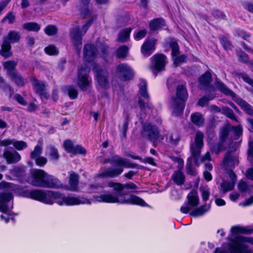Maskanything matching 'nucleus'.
Instances as JSON below:
<instances>
[{
	"label": "nucleus",
	"mask_w": 253,
	"mask_h": 253,
	"mask_svg": "<svg viewBox=\"0 0 253 253\" xmlns=\"http://www.w3.org/2000/svg\"><path fill=\"white\" fill-rule=\"evenodd\" d=\"M93 199L99 202L109 203H130L141 206H143L145 204L143 200L135 196H130L128 199L126 200L124 197H122L121 195H118L111 193H105L100 196H95L93 197Z\"/></svg>",
	"instance_id": "1"
},
{
	"label": "nucleus",
	"mask_w": 253,
	"mask_h": 253,
	"mask_svg": "<svg viewBox=\"0 0 253 253\" xmlns=\"http://www.w3.org/2000/svg\"><path fill=\"white\" fill-rule=\"evenodd\" d=\"M188 95L185 84L177 86L176 97L172 100V106L174 112L181 113L184 108V102L187 100Z\"/></svg>",
	"instance_id": "2"
},
{
	"label": "nucleus",
	"mask_w": 253,
	"mask_h": 253,
	"mask_svg": "<svg viewBox=\"0 0 253 253\" xmlns=\"http://www.w3.org/2000/svg\"><path fill=\"white\" fill-rule=\"evenodd\" d=\"M28 196L35 200H37L46 204H51L53 200L58 199L61 197L60 193L48 191L44 192L41 190L31 191Z\"/></svg>",
	"instance_id": "3"
},
{
	"label": "nucleus",
	"mask_w": 253,
	"mask_h": 253,
	"mask_svg": "<svg viewBox=\"0 0 253 253\" xmlns=\"http://www.w3.org/2000/svg\"><path fill=\"white\" fill-rule=\"evenodd\" d=\"M89 70L86 67H82L78 71L77 84L83 91L88 89L91 84V80L89 77Z\"/></svg>",
	"instance_id": "4"
},
{
	"label": "nucleus",
	"mask_w": 253,
	"mask_h": 253,
	"mask_svg": "<svg viewBox=\"0 0 253 253\" xmlns=\"http://www.w3.org/2000/svg\"><path fill=\"white\" fill-rule=\"evenodd\" d=\"M239 164L238 155L233 152L225 153L222 166L226 170H232Z\"/></svg>",
	"instance_id": "5"
},
{
	"label": "nucleus",
	"mask_w": 253,
	"mask_h": 253,
	"mask_svg": "<svg viewBox=\"0 0 253 253\" xmlns=\"http://www.w3.org/2000/svg\"><path fill=\"white\" fill-rule=\"evenodd\" d=\"M188 204L183 206L180 211L184 213H187L192 208L197 207L199 204V198L196 189L193 190L187 195Z\"/></svg>",
	"instance_id": "6"
},
{
	"label": "nucleus",
	"mask_w": 253,
	"mask_h": 253,
	"mask_svg": "<svg viewBox=\"0 0 253 253\" xmlns=\"http://www.w3.org/2000/svg\"><path fill=\"white\" fill-rule=\"evenodd\" d=\"M61 197L57 200V202L60 205H66L68 206H73L79 204H90V202L89 200L84 198H78L74 197H65L60 194Z\"/></svg>",
	"instance_id": "7"
},
{
	"label": "nucleus",
	"mask_w": 253,
	"mask_h": 253,
	"mask_svg": "<svg viewBox=\"0 0 253 253\" xmlns=\"http://www.w3.org/2000/svg\"><path fill=\"white\" fill-rule=\"evenodd\" d=\"M203 138L204 134L202 132H196L194 141L191 145V152L193 157H196L200 155L203 147Z\"/></svg>",
	"instance_id": "8"
},
{
	"label": "nucleus",
	"mask_w": 253,
	"mask_h": 253,
	"mask_svg": "<svg viewBox=\"0 0 253 253\" xmlns=\"http://www.w3.org/2000/svg\"><path fill=\"white\" fill-rule=\"evenodd\" d=\"M90 24L89 22L83 26L81 31L78 27L72 29L70 34L71 38L76 46L82 44V37L85 34Z\"/></svg>",
	"instance_id": "9"
},
{
	"label": "nucleus",
	"mask_w": 253,
	"mask_h": 253,
	"mask_svg": "<svg viewBox=\"0 0 253 253\" xmlns=\"http://www.w3.org/2000/svg\"><path fill=\"white\" fill-rule=\"evenodd\" d=\"M93 71L98 85L103 88L108 87L109 85L108 73L98 67H94Z\"/></svg>",
	"instance_id": "10"
},
{
	"label": "nucleus",
	"mask_w": 253,
	"mask_h": 253,
	"mask_svg": "<svg viewBox=\"0 0 253 253\" xmlns=\"http://www.w3.org/2000/svg\"><path fill=\"white\" fill-rule=\"evenodd\" d=\"M117 75L121 80L127 81L133 77V72L126 64H121L117 67Z\"/></svg>",
	"instance_id": "11"
},
{
	"label": "nucleus",
	"mask_w": 253,
	"mask_h": 253,
	"mask_svg": "<svg viewBox=\"0 0 253 253\" xmlns=\"http://www.w3.org/2000/svg\"><path fill=\"white\" fill-rule=\"evenodd\" d=\"M252 240L248 238L240 237L231 248L232 253H248L249 251L245 242H251Z\"/></svg>",
	"instance_id": "12"
},
{
	"label": "nucleus",
	"mask_w": 253,
	"mask_h": 253,
	"mask_svg": "<svg viewBox=\"0 0 253 253\" xmlns=\"http://www.w3.org/2000/svg\"><path fill=\"white\" fill-rule=\"evenodd\" d=\"M47 173L42 169L34 170L32 172L31 183L36 186L42 187Z\"/></svg>",
	"instance_id": "13"
},
{
	"label": "nucleus",
	"mask_w": 253,
	"mask_h": 253,
	"mask_svg": "<svg viewBox=\"0 0 253 253\" xmlns=\"http://www.w3.org/2000/svg\"><path fill=\"white\" fill-rule=\"evenodd\" d=\"M157 40L154 39H148L141 46V51L146 56H149L155 49Z\"/></svg>",
	"instance_id": "14"
},
{
	"label": "nucleus",
	"mask_w": 253,
	"mask_h": 253,
	"mask_svg": "<svg viewBox=\"0 0 253 253\" xmlns=\"http://www.w3.org/2000/svg\"><path fill=\"white\" fill-rule=\"evenodd\" d=\"M32 82L36 91L47 99L48 94L45 91V84L43 82L40 81L35 78H32Z\"/></svg>",
	"instance_id": "15"
},
{
	"label": "nucleus",
	"mask_w": 253,
	"mask_h": 253,
	"mask_svg": "<svg viewBox=\"0 0 253 253\" xmlns=\"http://www.w3.org/2000/svg\"><path fill=\"white\" fill-rule=\"evenodd\" d=\"M42 187L46 188H59L63 187L60 181L52 175L47 174L44 183H42Z\"/></svg>",
	"instance_id": "16"
},
{
	"label": "nucleus",
	"mask_w": 253,
	"mask_h": 253,
	"mask_svg": "<svg viewBox=\"0 0 253 253\" xmlns=\"http://www.w3.org/2000/svg\"><path fill=\"white\" fill-rule=\"evenodd\" d=\"M79 175L74 171L69 173V186L67 188L72 191H77L79 185Z\"/></svg>",
	"instance_id": "17"
},
{
	"label": "nucleus",
	"mask_w": 253,
	"mask_h": 253,
	"mask_svg": "<svg viewBox=\"0 0 253 253\" xmlns=\"http://www.w3.org/2000/svg\"><path fill=\"white\" fill-rule=\"evenodd\" d=\"M166 56L162 54H157L153 57L155 64L154 69L157 71L162 70L166 65Z\"/></svg>",
	"instance_id": "18"
},
{
	"label": "nucleus",
	"mask_w": 253,
	"mask_h": 253,
	"mask_svg": "<svg viewBox=\"0 0 253 253\" xmlns=\"http://www.w3.org/2000/svg\"><path fill=\"white\" fill-rule=\"evenodd\" d=\"M84 58L86 61H92L95 57V48L91 44L85 45L84 51Z\"/></svg>",
	"instance_id": "19"
},
{
	"label": "nucleus",
	"mask_w": 253,
	"mask_h": 253,
	"mask_svg": "<svg viewBox=\"0 0 253 253\" xmlns=\"http://www.w3.org/2000/svg\"><path fill=\"white\" fill-rule=\"evenodd\" d=\"M3 155L8 163H16L19 161L21 159L20 155L17 152L12 153L6 151L3 153Z\"/></svg>",
	"instance_id": "20"
},
{
	"label": "nucleus",
	"mask_w": 253,
	"mask_h": 253,
	"mask_svg": "<svg viewBox=\"0 0 253 253\" xmlns=\"http://www.w3.org/2000/svg\"><path fill=\"white\" fill-rule=\"evenodd\" d=\"M11 46L10 43L6 41H3L1 45V48L0 50V54L5 58H7L12 55V53L10 50Z\"/></svg>",
	"instance_id": "21"
},
{
	"label": "nucleus",
	"mask_w": 253,
	"mask_h": 253,
	"mask_svg": "<svg viewBox=\"0 0 253 253\" xmlns=\"http://www.w3.org/2000/svg\"><path fill=\"white\" fill-rule=\"evenodd\" d=\"M17 65V62L13 60H8L3 63L4 69L6 70L8 76L17 72L15 69Z\"/></svg>",
	"instance_id": "22"
},
{
	"label": "nucleus",
	"mask_w": 253,
	"mask_h": 253,
	"mask_svg": "<svg viewBox=\"0 0 253 253\" xmlns=\"http://www.w3.org/2000/svg\"><path fill=\"white\" fill-rule=\"evenodd\" d=\"M144 131L147 132L148 135L152 139H156L159 135V130L154 126L150 124L144 126Z\"/></svg>",
	"instance_id": "23"
},
{
	"label": "nucleus",
	"mask_w": 253,
	"mask_h": 253,
	"mask_svg": "<svg viewBox=\"0 0 253 253\" xmlns=\"http://www.w3.org/2000/svg\"><path fill=\"white\" fill-rule=\"evenodd\" d=\"M9 77L18 86H22L24 85L25 84V80L18 72H14Z\"/></svg>",
	"instance_id": "24"
},
{
	"label": "nucleus",
	"mask_w": 253,
	"mask_h": 253,
	"mask_svg": "<svg viewBox=\"0 0 253 253\" xmlns=\"http://www.w3.org/2000/svg\"><path fill=\"white\" fill-rule=\"evenodd\" d=\"M20 38V36L18 32L11 31H10L8 34L4 38L3 41L11 42H16L19 41Z\"/></svg>",
	"instance_id": "25"
},
{
	"label": "nucleus",
	"mask_w": 253,
	"mask_h": 253,
	"mask_svg": "<svg viewBox=\"0 0 253 253\" xmlns=\"http://www.w3.org/2000/svg\"><path fill=\"white\" fill-rule=\"evenodd\" d=\"M165 25V21L161 18L154 19L149 24L150 29L153 31L161 28Z\"/></svg>",
	"instance_id": "26"
},
{
	"label": "nucleus",
	"mask_w": 253,
	"mask_h": 253,
	"mask_svg": "<svg viewBox=\"0 0 253 253\" xmlns=\"http://www.w3.org/2000/svg\"><path fill=\"white\" fill-rule=\"evenodd\" d=\"M172 178L176 184L179 185L183 184L185 180L183 173L179 170L176 171L173 173Z\"/></svg>",
	"instance_id": "27"
},
{
	"label": "nucleus",
	"mask_w": 253,
	"mask_h": 253,
	"mask_svg": "<svg viewBox=\"0 0 253 253\" xmlns=\"http://www.w3.org/2000/svg\"><path fill=\"white\" fill-rule=\"evenodd\" d=\"M123 171L122 168L113 169H109L102 173L103 176L115 177L120 174Z\"/></svg>",
	"instance_id": "28"
},
{
	"label": "nucleus",
	"mask_w": 253,
	"mask_h": 253,
	"mask_svg": "<svg viewBox=\"0 0 253 253\" xmlns=\"http://www.w3.org/2000/svg\"><path fill=\"white\" fill-rule=\"evenodd\" d=\"M24 29L33 32H38L41 29V26L36 22H28L23 25Z\"/></svg>",
	"instance_id": "29"
},
{
	"label": "nucleus",
	"mask_w": 253,
	"mask_h": 253,
	"mask_svg": "<svg viewBox=\"0 0 253 253\" xmlns=\"http://www.w3.org/2000/svg\"><path fill=\"white\" fill-rule=\"evenodd\" d=\"M231 131V126L229 125L225 126L221 128L220 133V141L221 142H223L225 141Z\"/></svg>",
	"instance_id": "30"
},
{
	"label": "nucleus",
	"mask_w": 253,
	"mask_h": 253,
	"mask_svg": "<svg viewBox=\"0 0 253 253\" xmlns=\"http://www.w3.org/2000/svg\"><path fill=\"white\" fill-rule=\"evenodd\" d=\"M210 208V206L205 205L201 206L198 209H195L190 213L192 216H198L203 215Z\"/></svg>",
	"instance_id": "31"
},
{
	"label": "nucleus",
	"mask_w": 253,
	"mask_h": 253,
	"mask_svg": "<svg viewBox=\"0 0 253 253\" xmlns=\"http://www.w3.org/2000/svg\"><path fill=\"white\" fill-rule=\"evenodd\" d=\"M192 122L197 126H202L204 123V119L202 116L198 113L193 114L191 116Z\"/></svg>",
	"instance_id": "32"
},
{
	"label": "nucleus",
	"mask_w": 253,
	"mask_h": 253,
	"mask_svg": "<svg viewBox=\"0 0 253 253\" xmlns=\"http://www.w3.org/2000/svg\"><path fill=\"white\" fill-rule=\"evenodd\" d=\"M211 81V76L210 72H206L202 75L199 79V81L201 85L206 86L208 85Z\"/></svg>",
	"instance_id": "33"
},
{
	"label": "nucleus",
	"mask_w": 253,
	"mask_h": 253,
	"mask_svg": "<svg viewBox=\"0 0 253 253\" xmlns=\"http://www.w3.org/2000/svg\"><path fill=\"white\" fill-rule=\"evenodd\" d=\"M130 29H126L121 32L118 38V41L120 42H125L129 39V33H130Z\"/></svg>",
	"instance_id": "34"
},
{
	"label": "nucleus",
	"mask_w": 253,
	"mask_h": 253,
	"mask_svg": "<svg viewBox=\"0 0 253 253\" xmlns=\"http://www.w3.org/2000/svg\"><path fill=\"white\" fill-rule=\"evenodd\" d=\"M235 186L234 181H224L221 184V187L222 190L225 193L228 191L232 190Z\"/></svg>",
	"instance_id": "35"
},
{
	"label": "nucleus",
	"mask_w": 253,
	"mask_h": 253,
	"mask_svg": "<svg viewBox=\"0 0 253 253\" xmlns=\"http://www.w3.org/2000/svg\"><path fill=\"white\" fill-rule=\"evenodd\" d=\"M63 146L67 152L71 154L74 152L75 147L73 142L70 139L66 140L64 142Z\"/></svg>",
	"instance_id": "36"
},
{
	"label": "nucleus",
	"mask_w": 253,
	"mask_h": 253,
	"mask_svg": "<svg viewBox=\"0 0 253 253\" xmlns=\"http://www.w3.org/2000/svg\"><path fill=\"white\" fill-rule=\"evenodd\" d=\"M42 151V146L37 145L34 150L31 152L30 157L32 159H35L39 157Z\"/></svg>",
	"instance_id": "37"
},
{
	"label": "nucleus",
	"mask_w": 253,
	"mask_h": 253,
	"mask_svg": "<svg viewBox=\"0 0 253 253\" xmlns=\"http://www.w3.org/2000/svg\"><path fill=\"white\" fill-rule=\"evenodd\" d=\"M128 48L125 46L120 47L117 51V55L119 58H124L127 54Z\"/></svg>",
	"instance_id": "38"
},
{
	"label": "nucleus",
	"mask_w": 253,
	"mask_h": 253,
	"mask_svg": "<svg viewBox=\"0 0 253 253\" xmlns=\"http://www.w3.org/2000/svg\"><path fill=\"white\" fill-rule=\"evenodd\" d=\"M139 92L140 95L145 99H147L149 98V95L146 91V83L144 81L141 83Z\"/></svg>",
	"instance_id": "39"
},
{
	"label": "nucleus",
	"mask_w": 253,
	"mask_h": 253,
	"mask_svg": "<svg viewBox=\"0 0 253 253\" xmlns=\"http://www.w3.org/2000/svg\"><path fill=\"white\" fill-rule=\"evenodd\" d=\"M108 185L109 187L113 188L114 190L118 192L122 191L124 189V185H122L120 183L110 182L108 183Z\"/></svg>",
	"instance_id": "40"
},
{
	"label": "nucleus",
	"mask_w": 253,
	"mask_h": 253,
	"mask_svg": "<svg viewBox=\"0 0 253 253\" xmlns=\"http://www.w3.org/2000/svg\"><path fill=\"white\" fill-rule=\"evenodd\" d=\"M44 32L48 36H53L57 33V28L54 25H50L44 29Z\"/></svg>",
	"instance_id": "41"
},
{
	"label": "nucleus",
	"mask_w": 253,
	"mask_h": 253,
	"mask_svg": "<svg viewBox=\"0 0 253 253\" xmlns=\"http://www.w3.org/2000/svg\"><path fill=\"white\" fill-rule=\"evenodd\" d=\"M170 46L172 50V56L173 57L177 56L179 54V46L177 42L174 41H171L170 42Z\"/></svg>",
	"instance_id": "42"
},
{
	"label": "nucleus",
	"mask_w": 253,
	"mask_h": 253,
	"mask_svg": "<svg viewBox=\"0 0 253 253\" xmlns=\"http://www.w3.org/2000/svg\"><path fill=\"white\" fill-rule=\"evenodd\" d=\"M12 199V195L9 192L0 194V204L7 202Z\"/></svg>",
	"instance_id": "43"
},
{
	"label": "nucleus",
	"mask_w": 253,
	"mask_h": 253,
	"mask_svg": "<svg viewBox=\"0 0 253 253\" xmlns=\"http://www.w3.org/2000/svg\"><path fill=\"white\" fill-rule=\"evenodd\" d=\"M186 56L183 54L179 56H176L173 57L174 64L175 67H177L179 64L185 62L186 61Z\"/></svg>",
	"instance_id": "44"
},
{
	"label": "nucleus",
	"mask_w": 253,
	"mask_h": 253,
	"mask_svg": "<svg viewBox=\"0 0 253 253\" xmlns=\"http://www.w3.org/2000/svg\"><path fill=\"white\" fill-rule=\"evenodd\" d=\"M12 144L14 147L18 150H22L27 146L26 143L23 141H14L13 140V143H12Z\"/></svg>",
	"instance_id": "45"
},
{
	"label": "nucleus",
	"mask_w": 253,
	"mask_h": 253,
	"mask_svg": "<svg viewBox=\"0 0 253 253\" xmlns=\"http://www.w3.org/2000/svg\"><path fill=\"white\" fill-rule=\"evenodd\" d=\"M200 191L201 192L203 200L204 201H207L210 196V192L208 188L207 187H201L200 188Z\"/></svg>",
	"instance_id": "46"
},
{
	"label": "nucleus",
	"mask_w": 253,
	"mask_h": 253,
	"mask_svg": "<svg viewBox=\"0 0 253 253\" xmlns=\"http://www.w3.org/2000/svg\"><path fill=\"white\" fill-rule=\"evenodd\" d=\"M49 155L53 160H57L59 158V154L57 150L53 146L49 147Z\"/></svg>",
	"instance_id": "47"
},
{
	"label": "nucleus",
	"mask_w": 253,
	"mask_h": 253,
	"mask_svg": "<svg viewBox=\"0 0 253 253\" xmlns=\"http://www.w3.org/2000/svg\"><path fill=\"white\" fill-rule=\"evenodd\" d=\"M239 78H242L245 82L248 83L253 87V80L250 78V77L245 73H240L238 74ZM253 93V90H251Z\"/></svg>",
	"instance_id": "48"
},
{
	"label": "nucleus",
	"mask_w": 253,
	"mask_h": 253,
	"mask_svg": "<svg viewBox=\"0 0 253 253\" xmlns=\"http://www.w3.org/2000/svg\"><path fill=\"white\" fill-rule=\"evenodd\" d=\"M73 155L76 154H86V150L81 145H76L74 148V152L72 153Z\"/></svg>",
	"instance_id": "49"
},
{
	"label": "nucleus",
	"mask_w": 253,
	"mask_h": 253,
	"mask_svg": "<svg viewBox=\"0 0 253 253\" xmlns=\"http://www.w3.org/2000/svg\"><path fill=\"white\" fill-rule=\"evenodd\" d=\"M67 91L69 97L71 99H75L78 96L77 90L72 86H69L67 88Z\"/></svg>",
	"instance_id": "50"
},
{
	"label": "nucleus",
	"mask_w": 253,
	"mask_h": 253,
	"mask_svg": "<svg viewBox=\"0 0 253 253\" xmlns=\"http://www.w3.org/2000/svg\"><path fill=\"white\" fill-rule=\"evenodd\" d=\"M241 105L247 113L253 115V108L250 105L245 102H241Z\"/></svg>",
	"instance_id": "51"
},
{
	"label": "nucleus",
	"mask_w": 253,
	"mask_h": 253,
	"mask_svg": "<svg viewBox=\"0 0 253 253\" xmlns=\"http://www.w3.org/2000/svg\"><path fill=\"white\" fill-rule=\"evenodd\" d=\"M5 21H8L9 24L13 23L15 21V16L13 12H9L7 15L3 18L2 22Z\"/></svg>",
	"instance_id": "52"
},
{
	"label": "nucleus",
	"mask_w": 253,
	"mask_h": 253,
	"mask_svg": "<svg viewBox=\"0 0 253 253\" xmlns=\"http://www.w3.org/2000/svg\"><path fill=\"white\" fill-rule=\"evenodd\" d=\"M112 161L117 165L120 166H124L126 164V160L122 159L118 156H114L112 158Z\"/></svg>",
	"instance_id": "53"
},
{
	"label": "nucleus",
	"mask_w": 253,
	"mask_h": 253,
	"mask_svg": "<svg viewBox=\"0 0 253 253\" xmlns=\"http://www.w3.org/2000/svg\"><path fill=\"white\" fill-rule=\"evenodd\" d=\"M35 159L36 164L40 167L43 166L46 164L47 162V159L43 157H39Z\"/></svg>",
	"instance_id": "54"
},
{
	"label": "nucleus",
	"mask_w": 253,
	"mask_h": 253,
	"mask_svg": "<svg viewBox=\"0 0 253 253\" xmlns=\"http://www.w3.org/2000/svg\"><path fill=\"white\" fill-rule=\"evenodd\" d=\"M221 42L225 50H230L232 49L233 46L231 42L228 40L223 39L221 40Z\"/></svg>",
	"instance_id": "55"
},
{
	"label": "nucleus",
	"mask_w": 253,
	"mask_h": 253,
	"mask_svg": "<svg viewBox=\"0 0 253 253\" xmlns=\"http://www.w3.org/2000/svg\"><path fill=\"white\" fill-rule=\"evenodd\" d=\"M223 113L224 114H225L228 117L230 118V119H231L233 120L236 121V117H235L234 113L231 109H230L228 108H223Z\"/></svg>",
	"instance_id": "56"
},
{
	"label": "nucleus",
	"mask_w": 253,
	"mask_h": 253,
	"mask_svg": "<svg viewBox=\"0 0 253 253\" xmlns=\"http://www.w3.org/2000/svg\"><path fill=\"white\" fill-rule=\"evenodd\" d=\"M169 142L172 145H176L179 140V138L176 134H170L169 138H168Z\"/></svg>",
	"instance_id": "57"
},
{
	"label": "nucleus",
	"mask_w": 253,
	"mask_h": 253,
	"mask_svg": "<svg viewBox=\"0 0 253 253\" xmlns=\"http://www.w3.org/2000/svg\"><path fill=\"white\" fill-rule=\"evenodd\" d=\"M45 52L49 55H54L57 53V50L55 46L49 45L45 48Z\"/></svg>",
	"instance_id": "58"
},
{
	"label": "nucleus",
	"mask_w": 253,
	"mask_h": 253,
	"mask_svg": "<svg viewBox=\"0 0 253 253\" xmlns=\"http://www.w3.org/2000/svg\"><path fill=\"white\" fill-rule=\"evenodd\" d=\"M213 97H214V96H212L209 98H208L207 96H204V97L201 98L199 100V101L198 102V105L203 107V106H205V105H206L210 100L212 99L213 98Z\"/></svg>",
	"instance_id": "59"
},
{
	"label": "nucleus",
	"mask_w": 253,
	"mask_h": 253,
	"mask_svg": "<svg viewBox=\"0 0 253 253\" xmlns=\"http://www.w3.org/2000/svg\"><path fill=\"white\" fill-rule=\"evenodd\" d=\"M238 187L239 190L242 192L247 191L249 189L248 185L243 180L240 181Z\"/></svg>",
	"instance_id": "60"
},
{
	"label": "nucleus",
	"mask_w": 253,
	"mask_h": 253,
	"mask_svg": "<svg viewBox=\"0 0 253 253\" xmlns=\"http://www.w3.org/2000/svg\"><path fill=\"white\" fill-rule=\"evenodd\" d=\"M248 159L251 162H253V140L249 143V149L248 151Z\"/></svg>",
	"instance_id": "61"
},
{
	"label": "nucleus",
	"mask_w": 253,
	"mask_h": 253,
	"mask_svg": "<svg viewBox=\"0 0 253 253\" xmlns=\"http://www.w3.org/2000/svg\"><path fill=\"white\" fill-rule=\"evenodd\" d=\"M138 104L142 109L145 110L146 108L151 109V105H150L148 102H144L141 98L139 99Z\"/></svg>",
	"instance_id": "62"
},
{
	"label": "nucleus",
	"mask_w": 253,
	"mask_h": 253,
	"mask_svg": "<svg viewBox=\"0 0 253 253\" xmlns=\"http://www.w3.org/2000/svg\"><path fill=\"white\" fill-rule=\"evenodd\" d=\"M147 31L146 30H142L137 32L134 38L136 40H139L143 38L146 35Z\"/></svg>",
	"instance_id": "63"
},
{
	"label": "nucleus",
	"mask_w": 253,
	"mask_h": 253,
	"mask_svg": "<svg viewBox=\"0 0 253 253\" xmlns=\"http://www.w3.org/2000/svg\"><path fill=\"white\" fill-rule=\"evenodd\" d=\"M231 131H233L237 136H239L242 133V128L240 126L236 127L231 126Z\"/></svg>",
	"instance_id": "64"
}]
</instances>
